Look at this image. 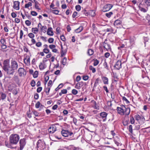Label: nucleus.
Segmentation results:
<instances>
[{"label": "nucleus", "mask_w": 150, "mask_h": 150, "mask_svg": "<svg viewBox=\"0 0 150 150\" xmlns=\"http://www.w3.org/2000/svg\"><path fill=\"white\" fill-rule=\"evenodd\" d=\"M47 27L46 26H42L40 28V30L43 33H45L46 32Z\"/></svg>", "instance_id": "bb28decb"}, {"label": "nucleus", "mask_w": 150, "mask_h": 150, "mask_svg": "<svg viewBox=\"0 0 150 150\" xmlns=\"http://www.w3.org/2000/svg\"><path fill=\"white\" fill-rule=\"evenodd\" d=\"M31 86L32 87H34L35 86V83L34 80H33L31 81Z\"/></svg>", "instance_id": "4d7b16f0"}, {"label": "nucleus", "mask_w": 150, "mask_h": 150, "mask_svg": "<svg viewBox=\"0 0 150 150\" xmlns=\"http://www.w3.org/2000/svg\"><path fill=\"white\" fill-rule=\"evenodd\" d=\"M30 57L29 55H25L24 56V63L27 66L30 65Z\"/></svg>", "instance_id": "39448f33"}, {"label": "nucleus", "mask_w": 150, "mask_h": 150, "mask_svg": "<svg viewBox=\"0 0 150 150\" xmlns=\"http://www.w3.org/2000/svg\"><path fill=\"white\" fill-rule=\"evenodd\" d=\"M128 129L129 132L132 134H133L132 126L131 125H129Z\"/></svg>", "instance_id": "72a5a7b5"}, {"label": "nucleus", "mask_w": 150, "mask_h": 150, "mask_svg": "<svg viewBox=\"0 0 150 150\" xmlns=\"http://www.w3.org/2000/svg\"><path fill=\"white\" fill-rule=\"evenodd\" d=\"M47 34L50 36H53V35L54 33L52 31V28L50 27L48 28L47 32Z\"/></svg>", "instance_id": "5701e85b"}, {"label": "nucleus", "mask_w": 150, "mask_h": 150, "mask_svg": "<svg viewBox=\"0 0 150 150\" xmlns=\"http://www.w3.org/2000/svg\"><path fill=\"white\" fill-rule=\"evenodd\" d=\"M49 48L52 50L56 47V46L54 45H50L49 46Z\"/></svg>", "instance_id": "5fc2aeb1"}, {"label": "nucleus", "mask_w": 150, "mask_h": 150, "mask_svg": "<svg viewBox=\"0 0 150 150\" xmlns=\"http://www.w3.org/2000/svg\"><path fill=\"white\" fill-rule=\"evenodd\" d=\"M43 52L46 54H47L50 52V50L48 48H44L43 50Z\"/></svg>", "instance_id": "37998d69"}, {"label": "nucleus", "mask_w": 150, "mask_h": 150, "mask_svg": "<svg viewBox=\"0 0 150 150\" xmlns=\"http://www.w3.org/2000/svg\"><path fill=\"white\" fill-rule=\"evenodd\" d=\"M42 87H40L38 88L37 90V91L38 93H40L42 91Z\"/></svg>", "instance_id": "680f3d73"}, {"label": "nucleus", "mask_w": 150, "mask_h": 150, "mask_svg": "<svg viewBox=\"0 0 150 150\" xmlns=\"http://www.w3.org/2000/svg\"><path fill=\"white\" fill-rule=\"evenodd\" d=\"M45 91L47 93V94L48 95L50 90V87H48L46 88H45Z\"/></svg>", "instance_id": "ea45409f"}, {"label": "nucleus", "mask_w": 150, "mask_h": 150, "mask_svg": "<svg viewBox=\"0 0 150 150\" xmlns=\"http://www.w3.org/2000/svg\"><path fill=\"white\" fill-rule=\"evenodd\" d=\"M39 67L40 69V70H42L46 68V66L45 63L44 61H43L39 65Z\"/></svg>", "instance_id": "412c9836"}, {"label": "nucleus", "mask_w": 150, "mask_h": 150, "mask_svg": "<svg viewBox=\"0 0 150 150\" xmlns=\"http://www.w3.org/2000/svg\"><path fill=\"white\" fill-rule=\"evenodd\" d=\"M13 7L16 10H19V9L20 2L18 1H15L13 2Z\"/></svg>", "instance_id": "dca6fc26"}, {"label": "nucleus", "mask_w": 150, "mask_h": 150, "mask_svg": "<svg viewBox=\"0 0 150 150\" xmlns=\"http://www.w3.org/2000/svg\"><path fill=\"white\" fill-rule=\"evenodd\" d=\"M35 107L38 108H42L44 106L42 105L39 102H38L35 104Z\"/></svg>", "instance_id": "393cba45"}, {"label": "nucleus", "mask_w": 150, "mask_h": 150, "mask_svg": "<svg viewBox=\"0 0 150 150\" xmlns=\"http://www.w3.org/2000/svg\"><path fill=\"white\" fill-rule=\"evenodd\" d=\"M89 69L91 70L93 72V73H95L96 71V69L95 68H94L92 66H90L89 67Z\"/></svg>", "instance_id": "c9c22d12"}, {"label": "nucleus", "mask_w": 150, "mask_h": 150, "mask_svg": "<svg viewBox=\"0 0 150 150\" xmlns=\"http://www.w3.org/2000/svg\"><path fill=\"white\" fill-rule=\"evenodd\" d=\"M144 2L145 5L147 6H150V0H144Z\"/></svg>", "instance_id": "f704fd0d"}, {"label": "nucleus", "mask_w": 150, "mask_h": 150, "mask_svg": "<svg viewBox=\"0 0 150 150\" xmlns=\"http://www.w3.org/2000/svg\"><path fill=\"white\" fill-rule=\"evenodd\" d=\"M19 144L20 146V149L22 150L24 148L26 144L25 140L24 139H21L19 141Z\"/></svg>", "instance_id": "6e6552de"}, {"label": "nucleus", "mask_w": 150, "mask_h": 150, "mask_svg": "<svg viewBox=\"0 0 150 150\" xmlns=\"http://www.w3.org/2000/svg\"><path fill=\"white\" fill-rule=\"evenodd\" d=\"M32 6V3L31 2H29L26 4L25 5V8H28L29 7Z\"/></svg>", "instance_id": "cd10ccee"}, {"label": "nucleus", "mask_w": 150, "mask_h": 150, "mask_svg": "<svg viewBox=\"0 0 150 150\" xmlns=\"http://www.w3.org/2000/svg\"><path fill=\"white\" fill-rule=\"evenodd\" d=\"M114 142L115 144L118 146L122 145V144L121 143L120 141L118 139L117 140L115 139Z\"/></svg>", "instance_id": "c756f323"}, {"label": "nucleus", "mask_w": 150, "mask_h": 150, "mask_svg": "<svg viewBox=\"0 0 150 150\" xmlns=\"http://www.w3.org/2000/svg\"><path fill=\"white\" fill-rule=\"evenodd\" d=\"M122 21L119 19H117L115 21L114 23V26L117 28L120 27V26L122 25Z\"/></svg>", "instance_id": "ddd939ff"}, {"label": "nucleus", "mask_w": 150, "mask_h": 150, "mask_svg": "<svg viewBox=\"0 0 150 150\" xmlns=\"http://www.w3.org/2000/svg\"><path fill=\"white\" fill-rule=\"evenodd\" d=\"M60 38L62 40L64 41H65L66 40L65 37L63 35L61 36Z\"/></svg>", "instance_id": "0e129e2a"}, {"label": "nucleus", "mask_w": 150, "mask_h": 150, "mask_svg": "<svg viewBox=\"0 0 150 150\" xmlns=\"http://www.w3.org/2000/svg\"><path fill=\"white\" fill-rule=\"evenodd\" d=\"M88 79V76H83V79L85 81L87 80Z\"/></svg>", "instance_id": "13d9d810"}, {"label": "nucleus", "mask_w": 150, "mask_h": 150, "mask_svg": "<svg viewBox=\"0 0 150 150\" xmlns=\"http://www.w3.org/2000/svg\"><path fill=\"white\" fill-rule=\"evenodd\" d=\"M18 73L20 76H24L26 74V72L23 68H20L18 70Z\"/></svg>", "instance_id": "0eeeda50"}, {"label": "nucleus", "mask_w": 150, "mask_h": 150, "mask_svg": "<svg viewBox=\"0 0 150 150\" xmlns=\"http://www.w3.org/2000/svg\"><path fill=\"white\" fill-rule=\"evenodd\" d=\"M3 69L8 75H13L14 72L12 68L10 66L9 61L8 59L4 61Z\"/></svg>", "instance_id": "f257e3e1"}, {"label": "nucleus", "mask_w": 150, "mask_h": 150, "mask_svg": "<svg viewBox=\"0 0 150 150\" xmlns=\"http://www.w3.org/2000/svg\"><path fill=\"white\" fill-rule=\"evenodd\" d=\"M108 113L105 112H101L100 113V116L103 119V121H105L107 120V117L108 115Z\"/></svg>", "instance_id": "2eb2a0df"}, {"label": "nucleus", "mask_w": 150, "mask_h": 150, "mask_svg": "<svg viewBox=\"0 0 150 150\" xmlns=\"http://www.w3.org/2000/svg\"><path fill=\"white\" fill-rule=\"evenodd\" d=\"M20 139L19 135L16 134H11L9 137V141L10 143L11 144H16Z\"/></svg>", "instance_id": "f03ea898"}, {"label": "nucleus", "mask_w": 150, "mask_h": 150, "mask_svg": "<svg viewBox=\"0 0 150 150\" xmlns=\"http://www.w3.org/2000/svg\"><path fill=\"white\" fill-rule=\"evenodd\" d=\"M94 53V51L93 50L91 49H89L88 50L87 53L89 55H91Z\"/></svg>", "instance_id": "7c9ffc66"}, {"label": "nucleus", "mask_w": 150, "mask_h": 150, "mask_svg": "<svg viewBox=\"0 0 150 150\" xmlns=\"http://www.w3.org/2000/svg\"><path fill=\"white\" fill-rule=\"evenodd\" d=\"M23 31L22 30H20V38L21 39H22L23 36Z\"/></svg>", "instance_id": "09e8293b"}, {"label": "nucleus", "mask_w": 150, "mask_h": 150, "mask_svg": "<svg viewBox=\"0 0 150 150\" xmlns=\"http://www.w3.org/2000/svg\"><path fill=\"white\" fill-rule=\"evenodd\" d=\"M59 12V11L57 10H54L52 11V13H53L57 15Z\"/></svg>", "instance_id": "a18cd8bd"}, {"label": "nucleus", "mask_w": 150, "mask_h": 150, "mask_svg": "<svg viewBox=\"0 0 150 150\" xmlns=\"http://www.w3.org/2000/svg\"><path fill=\"white\" fill-rule=\"evenodd\" d=\"M91 102L93 104V107L95 109L97 110L99 109V107L98 105L96 103V102L94 100H92Z\"/></svg>", "instance_id": "aec40b11"}, {"label": "nucleus", "mask_w": 150, "mask_h": 150, "mask_svg": "<svg viewBox=\"0 0 150 150\" xmlns=\"http://www.w3.org/2000/svg\"><path fill=\"white\" fill-rule=\"evenodd\" d=\"M113 6L112 4H108L105 5L103 7L102 11L103 12H106L109 11Z\"/></svg>", "instance_id": "423d86ee"}, {"label": "nucleus", "mask_w": 150, "mask_h": 150, "mask_svg": "<svg viewBox=\"0 0 150 150\" xmlns=\"http://www.w3.org/2000/svg\"><path fill=\"white\" fill-rule=\"evenodd\" d=\"M7 25L4 26V30L5 32H8L9 31Z\"/></svg>", "instance_id": "c03bdc74"}, {"label": "nucleus", "mask_w": 150, "mask_h": 150, "mask_svg": "<svg viewBox=\"0 0 150 150\" xmlns=\"http://www.w3.org/2000/svg\"><path fill=\"white\" fill-rule=\"evenodd\" d=\"M11 67L14 71L15 70L17 69L18 67V65L16 61H12L11 63Z\"/></svg>", "instance_id": "f8f14e48"}, {"label": "nucleus", "mask_w": 150, "mask_h": 150, "mask_svg": "<svg viewBox=\"0 0 150 150\" xmlns=\"http://www.w3.org/2000/svg\"><path fill=\"white\" fill-rule=\"evenodd\" d=\"M136 120L141 124H142L145 121V118L142 115H139L138 114L136 115L135 116Z\"/></svg>", "instance_id": "20e7f679"}, {"label": "nucleus", "mask_w": 150, "mask_h": 150, "mask_svg": "<svg viewBox=\"0 0 150 150\" xmlns=\"http://www.w3.org/2000/svg\"><path fill=\"white\" fill-rule=\"evenodd\" d=\"M123 107L124 105H122L121 106V107H117L118 113L121 115H124V113L123 112Z\"/></svg>", "instance_id": "f3484780"}, {"label": "nucleus", "mask_w": 150, "mask_h": 150, "mask_svg": "<svg viewBox=\"0 0 150 150\" xmlns=\"http://www.w3.org/2000/svg\"><path fill=\"white\" fill-rule=\"evenodd\" d=\"M76 9L78 11H79L81 8V6L80 5H77L76 6Z\"/></svg>", "instance_id": "864d4df0"}, {"label": "nucleus", "mask_w": 150, "mask_h": 150, "mask_svg": "<svg viewBox=\"0 0 150 150\" xmlns=\"http://www.w3.org/2000/svg\"><path fill=\"white\" fill-rule=\"evenodd\" d=\"M6 96L5 93H1V98L2 99L4 100L5 99Z\"/></svg>", "instance_id": "473e14b6"}, {"label": "nucleus", "mask_w": 150, "mask_h": 150, "mask_svg": "<svg viewBox=\"0 0 150 150\" xmlns=\"http://www.w3.org/2000/svg\"><path fill=\"white\" fill-rule=\"evenodd\" d=\"M61 62L64 65H65L67 63V59L65 57H64L62 61Z\"/></svg>", "instance_id": "2f4dec72"}, {"label": "nucleus", "mask_w": 150, "mask_h": 150, "mask_svg": "<svg viewBox=\"0 0 150 150\" xmlns=\"http://www.w3.org/2000/svg\"><path fill=\"white\" fill-rule=\"evenodd\" d=\"M147 19L148 21V22L150 25V15H148L147 16Z\"/></svg>", "instance_id": "774afa93"}, {"label": "nucleus", "mask_w": 150, "mask_h": 150, "mask_svg": "<svg viewBox=\"0 0 150 150\" xmlns=\"http://www.w3.org/2000/svg\"><path fill=\"white\" fill-rule=\"evenodd\" d=\"M54 39L52 38H50L48 40V42L50 43H52L54 42Z\"/></svg>", "instance_id": "de8ad7c7"}, {"label": "nucleus", "mask_w": 150, "mask_h": 150, "mask_svg": "<svg viewBox=\"0 0 150 150\" xmlns=\"http://www.w3.org/2000/svg\"><path fill=\"white\" fill-rule=\"evenodd\" d=\"M28 36L30 38L32 39L35 37L34 35L32 33H30L28 34Z\"/></svg>", "instance_id": "e433bc0d"}, {"label": "nucleus", "mask_w": 150, "mask_h": 150, "mask_svg": "<svg viewBox=\"0 0 150 150\" xmlns=\"http://www.w3.org/2000/svg\"><path fill=\"white\" fill-rule=\"evenodd\" d=\"M115 68L117 70H119L122 67V63L121 60H118L114 65Z\"/></svg>", "instance_id": "1a4fd4ad"}, {"label": "nucleus", "mask_w": 150, "mask_h": 150, "mask_svg": "<svg viewBox=\"0 0 150 150\" xmlns=\"http://www.w3.org/2000/svg\"><path fill=\"white\" fill-rule=\"evenodd\" d=\"M130 110L129 108L127 106L124 105L123 107V112L124 115H128L130 112Z\"/></svg>", "instance_id": "9b49d317"}, {"label": "nucleus", "mask_w": 150, "mask_h": 150, "mask_svg": "<svg viewBox=\"0 0 150 150\" xmlns=\"http://www.w3.org/2000/svg\"><path fill=\"white\" fill-rule=\"evenodd\" d=\"M83 29L82 26H80L79 28L75 30V31L76 33H79L81 32Z\"/></svg>", "instance_id": "b1692460"}, {"label": "nucleus", "mask_w": 150, "mask_h": 150, "mask_svg": "<svg viewBox=\"0 0 150 150\" xmlns=\"http://www.w3.org/2000/svg\"><path fill=\"white\" fill-rule=\"evenodd\" d=\"M25 23L27 26H29L31 24V22L29 20H27L25 21Z\"/></svg>", "instance_id": "49530a36"}, {"label": "nucleus", "mask_w": 150, "mask_h": 150, "mask_svg": "<svg viewBox=\"0 0 150 150\" xmlns=\"http://www.w3.org/2000/svg\"><path fill=\"white\" fill-rule=\"evenodd\" d=\"M101 79L104 84H108V79L107 77L104 76H101Z\"/></svg>", "instance_id": "6ab92c4d"}, {"label": "nucleus", "mask_w": 150, "mask_h": 150, "mask_svg": "<svg viewBox=\"0 0 150 150\" xmlns=\"http://www.w3.org/2000/svg\"><path fill=\"white\" fill-rule=\"evenodd\" d=\"M71 92L73 94L75 95L77 94L78 91L76 89H73L72 90Z\"/></svg>", "instance_id": "79ce46f5"}, {"label": "nucleus", "mask_w": 150, "mask_h": 150, "mask_svg": "<svg viewBox=\"0 0 150 150\" xmlns=\"http://www.w3.org/2000/svg\"><path fill=\"white\" fill-rule=\"evenodd\" d=\"M31 14L33 16H36L38 15L37 13L35 11H31Z\"/></svg>", "instance_id": "3c124183"}, {"label": "nucleus", "mask_w": 150, "mask_h": 150, "mask_svg": "<svg viewBox=\"0 0 150 150\" xmlns=\"http://www.w3.org/2000/svg\"><path fill=\"white\" fill-rule=\"evenodd\" d=\"M52 81L51 80H50L47 83V85L48 87H51L52 85Z\"/></svg>", "instance_id": "6e6d98bb"}, {"label": "nucleus", "mask_w": 150, "mask_h": 150, "mask_svg": "<svg viewBox=\"0 0 150 150\" xmlns=\"http://www.w3.org/2000/svg\"><path fill=\"white\" fill-rule=\"evenodd\" d=\"M36 145L37 150H44L46 148V144L43 140L39 139Z\"/></svg>", "instance_id": "7ed1b4c3"}, {"label": "nucleus", "mask_w": 150, "mask_h": 150, "mask_svg": "<svg viewBox=\"0 0 150 150\" xmlns=\"http://www.w3.org/2000/svg\"><path fill=\"white\" fill-rule=\"evenodd\" d=\"M107 40H105L104 42L102 43V45L105 49L108 51V50L110 49V47L109 44L107 43Z\"/></svg>", "instance_id": "9d476101"}, {"label": "nucleus", "mask_w": 150, "mask_h": 150, "mask_svg": "<svg viewBox=\"0 0 150 150\" xmlns=\"http://www.w3.org/2000/svg\"><path fill=\"white\" fill-rule=\"evenodd\" d=\"M105 57L106 58H108L110 55V54L109 52H106L105 54Z\"/></svg>", "instance_id": "052dcab7"}, {"label": "nucleus", "mask_w": 150, "mask_h": 150, "mask_svg": "<svg viewBox=\"0 0 150 150\" xmlns=\"http://www.w3.org/2000/svg\"><path fill=\"white\" fill-rule=\"evenodd\" d=\"M15 21L16 23H19L20 21V19L18 18H15Z\"/></svg>", "instance_id": "69168bd1"}, {"label": "nucleus", "mask_w": 150, "mask_h": 150, "mask_svg": "<svg viewBox=\"0 0 150 150\" xmlns=\"http://www.w3.org/2000/svg\"><path fill=\"white\" fill-rule=\"evenodd\" d=\"M11 16L13 18H15L17 16L16 14L14 12H12L11 13Z\"/></svg>", "instance_id": "bf43d9fd"}, {"label": "nucleus", "mask_w": 150, "mask_h": 150, "mask_svg": "<svg viewBox=\"0 0 150 150\" xmlns=\"http://www.w3.org/2000/svg\"><path fill=\"white\" fill-rule=\"evenodd\" d=\"M0 42L2 45H4L6 44V40L2 37H1Z\"/></svg>", "instance_id": "c85d7f7f"}, {"label": "nucleus", "mask_w": 150, "mask_h": 150, "mask_svg": "<svg viewBox=\"0 0 150 150\" xmlns=\"http://www.w3.org/2000/svg\"><path fill=\"white\" fill-rule=\"evenodd\" d=\"M130 122L132 124H134V120L133 117H131L130 119Z\"/></svg>", "instance_id": "603ef678"}, {"label": "nucleus", "mask_w": 150, "mask_h": 150, "mask_svg": "<svg viewBox=\"0 0 150 150\" xmlns=\"http://www.w3.org/2000/svg\"><path fill=\"white\" fill-rule=\"evenodd\" d=\"M35 45L38 47H40L42 46V44L41 42H39L36 43Z\"/></svg>", "instance_id": "8fccbe9b"}, {"label": "nucleus", "mask_w": 150, "mask_h": 150, "mask_svg": "<svg viewBox=\"0 0 150 150\" xmlns=\"http://www.w3.org/2000/svg\"><path fill=\"white\" fill-rule=\"evenodd\" d=\"M60 73V70H58L55 71L54 72V74L57 75H59V74Z\"/></svg>", "instance_id": "338daca9"}, {"label": "nucleus", "mask_w": 150, "mask_h": 150, "mask_svg": "<svg viewBox=\"0 0 150 150\" xmlns=\"http://www.w3.org/2000/svg\"><path fill=\"white\" fill-rule=\"evenodd\" d=\"M38 29L37 28H32V32L35 34H37L38 32Z\"/></svg>", "instance_id": "a878e982"}, {"label": "nucleus", "mask_w": 150, "mask_h": 150, "mask_svg": "<svg viewBox=\"0 0 150 150\" xmlns=\"http://www.w3.org/2000/svg\"><path fill=\"white\" fill-rule=\"evenodd\" d=\"M99 63V61L98 60H96L94 61L93 63V65L94 66H97Z\"/></svg>", "instance_id": "e2e57ef3"}, {"label": "nucleus", "mask_w": 150, "mask_h": 150, "mask_svg": "<svg viewBox=\"0 0 150 150\" xmlns=\"http://www.w3.org/2000/svg\"><path fill=\"white\" fill-rule=\"evenodd\" d=\"M79 15V13L76 11H74L72 15V17L73 18H75L76 16H77Z\"/></svg>", "instance_id": "a19ab883"}, {"label": "nucleus", "mask_w": 150, "mask_h": 150, "mask_svg": "<svg viewBox=\"0 0 150 150\" xmlns=\"http://www.w3.org/2000/svg\"><path fill=\"white\" fill-rule=\"evenodd\" d=\"M69 132L68 131L62 130L61 132V134L64 137H68L69 136Z\"/></svg>", "instance_id": "4be33fe9"}, {"label": "nucleus", "mask_w": 150, "mask_h": 150, "mask_svg": "<svg viewBox=\"0 0 150 150\" xmlns=\"http://www.w3.org/2000/svg\"><path fill=\"white\" fill-rule=\"evenodd\" d=\"M83 85V83L81 81L77 83L75 86V88L77 89H80Z\"/></svg>", "instance_id": "a211bd4d"}, {"label": "nucleus", "mask_w": 150, "mask_h": 150, "mask_svg": "<svg viewBox=\"0 0 150 150\" xmlns=\"http://www.w3.org/2000/svg\"><path fill=\"white\" fill-rule=\"evenodd\" d=\"M113 14V13L112 12H109L108 13H106L105 14V16H106L108 18H110L111 16V15Z\"/></svg>", "instance_id": "4c0bfd02"}, {"label": "nucleus", "mask_w": 150, "mask_h": 150, "mask_svg": "<svg viewBox=\"0 0 150 150\" xmlns=\"http://www.w3.org/2000/svg\"><path fill=\"white\" fill-rule=\"evenodd\" d=\"M38 72L37 71H35L33 74V76L34 78H36L38 77Z\"/></svg>", "instance_id": "58836bf2"}, {"label": "nucleus", "mask_w": 150, "mask_h": 150, "mask_svg": "<svg viewBox=\"0 0 150 150\" xmlns=\"http://www.w3.org/2000/svg\"><path fill=\"white\" fill-rule=\"evenodd\" d=\"M57 130V127L54 125L51 126L49 128L48 131L50 133H53Z\"/></svg>", "instance_id": "4468645a"}]
</instances>
